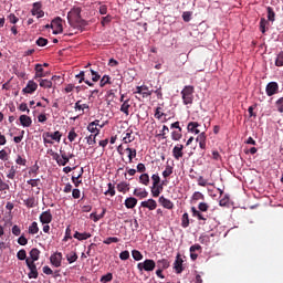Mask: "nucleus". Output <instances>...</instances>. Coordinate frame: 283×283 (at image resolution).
<instances>
[{"label": "nucleus", "instance_id": "nucleus-48", "mask_svg": "<svg viewBox=\"0 0 283 283\" xmlns=\"http://www.w3.org/2000/svg\"><path fill=\"white\" fill-rule=\"evenodd\" d=\"M132 255L136 262H140V260H143V253H140L138 250H133Z\"/></svg>", "mask_w": 283, "mask_h": 283}, {"label": "nucleus", "instance_id": "nucleus-7", "mask_svg": "<svg viewBox=\"0 0 283 283\" xmlns=\"http://www.w3.org/2000/svg\"><path fill=\"white\" fill-rule=\"evenodd\" d=\"M280 92V85L277 82H270L265 87V93L268 96H275Z\"/></svg>", "mask_w": 283, "mask_h": 283}, {"label": "nucleus", "instance_id": "nucleus-5", "mask_svg": "<svg viewBox=\"0 0 283 283\" xmlns=\"http://www.w3.org/2000/svg\"><path fill=\"white\" fill-rule=\"evenodd\" d=\"M51 28L53 30V34H62L63 33V19L60 17L55 18L51 22Z\"/></svg>", "mask_w": 283, "mask_h": 283}, {"label": "nucleus", "instance_id": "nucleus-32", "mask_svg": "<svg viewBox=\"0 0 283 283\" xmlns=\"http://www.w3.org/2000/svg\"><path fill=\"white\" fill-rule=\"evenodd\" d=\"M139 184L149 187V174L144 172L139 176Z\"/></svg>", "mask_w": 283, "mask_h": 283}, {"label": "nucleus", "instance_id": "nucleus-29", "mask_svg": "<svg viewBox=\"0 0 283 283\" xmlns=\"http://www.w3.org/2000/svg\"><path fill=\"white\" fill-rule=\"evenodd\" d=\"M191 213L193 218H197L198 220H202L203 222H207V218H205V214H202L200 210L196 209V207H191Z\"/></svg>", "mask_w": 283, "mask_h": 283}, {"label": "nucleus", "instance_id": "nucleus-38", "mask_svg": "<svg viewBox=\"0 0 283 283\" xmlns=\"http://www.w3.org/2000/svg\"><path fill=\"white\" fill-rule=\"evenodd\" d=\"M106 85H112V77H109V75H104L99 81L101 87H105Z\"/></svg>", "mask_w": 283, "mask_h": 283}, {"label": "nucleus", "instance_id": "nucleus-21", "mask_svg": "<svg viewBox=\"0 0 283 283\" xmlns=\"http://www.w3.org/2000/svg\"><path fill=\"white\" fill-rule=\"evenodd\" d=\"M182 258H180V254H178L174 263V269L176 273H181L182 271H185V269L182 268Z\"/></svg>", "mask_w": 283, "mask_h": 283}, {"label": "nucleus", "instance_id": "nucleus-26", "mask_svg": "<svg viewBox=\"0 0 283 283\" xmlns=\"http://www.w3.org/2000/svg\"><path fill=\"white\" fill-rule=\"evenodd\" d=\"M35 75L34 78H43L45 76L44 70H43V64H35Z\"/></svg>", "mask_w": 283, "mask_h": 283}, {"label": "nucleus", "instance_id": "nucleus-58", "mask_svg": "<svg viewBox=\"0 0 283 283\" xmlns=\"http://www.w3.org/2000/svg\"><path fill=\"white\" fill-rule=\"evenodd\" d=\"M198 185L199 187H207V185H210L211 187H213V184L207 182V179H205V177L202 176L198 178Z\"/></svg>", "mask_w": 283, "mask_h": 283}, {"label": "nucleus", "instance_id": "nucleus-47", "mask_svg": "<svg viewBox=\"0 0 283 283\" xmlns=\"http://www.w3.org/2000/svg\"><path fill=\"white\" fill-rule=\"evenodd\" d=\"M268 21H271L273 23V21H275V11H273V8L268 7Z\"/></svg>", "mask_w": 283, "mask_h": 283}, {"label": "nucleus", "instance_id": "nucleus-31", "mask_svg": "<svg viewBox=\"0 0 283 283\" xmlns=\"http://www.w3.org/2000/svg\"><path fill=\"white\" fill-rule=\"evenodd\" d=\"M60 154H61V159L59 161V166L60 167H65V165H67V163H70V157H67L65 151H63L61 149H60Z\"/></svg>", "mask_w": 283, "mask_h": 283}, {"label": "nucleus", "instance_id": "nucleus-9", "mask_svg": "<svg viewBox=\"0 0 283 283\" xmlns=\"http://www.w3.org/2000/svg\"><path fill=\"white\" fill-rule=\"evenodd\" d=\"M184 149H185V146L182 144H177L172 148V156H174L175 160H180V158H182V156H185Z\"/></svg>", "mask_w": 283, "mask_h": 283}, {"label": "nucleus", "instance_id": "nucleus-22", "mask_svg": "<svg viewBox=\"0 0 283 283\" xmlns=\"http://www.w3.org/2000/svg\"><path fill=\"white\" fill-rule=\"evenodd\" d=\"M159 205L163 206L165 209H174V202L163 196L159 198Z\"/></svg>", "mask_w": 283, "mask_h": 283}, {"label": "nucleus", "instance_id": "nucleus-64", "mask_svg": "<svg viewBox=\"0 0 283 283\" xmlns=\"http://www.w3.org/2000/svg\"><path fill=\"white\" fill-rule=\"evenodd\" d=\"M167 134H169V127L167 125H164L161 129V134H158L157 136H161L165 139L167 138Z\"/></svg>", "mask_w": 283, "mask_h": 283}, {"label": "nucleus", "instance_id": "nucleus-40", "mask_svg": "<svg viewBox=\"0 0 283 283\" xmlns=\"http://www.w3.org/2000/svg\"><path fill=\"white\" fill-rule=\"evenodd\" d=\"M151 94H154V91H149V87L147 85H142L143 98H147L148 96H151Z\"/></svg>", "mask_w": 283, "mask_h": 283}, {"label": "nucleus", "instance_id": "nucleus-28", "mask_svg": "<svg viewBox=\"0 0 283 283\" xmlns=\"http://www.w3.org/2000/svg\"><path fill=\"white\" fill-rule=\"evenodd\" d=\"M73 238H75V240L83 241V240H87V239L92 238V234L90 232L81 233V232L76 231L73 234Z\"/></svg>", "mask_w": 283, "mask_h": 283}, {"label": "nucleus", "instance_id": "nucleus-54", "mask_svg": "<svg viewBox=\"0 0 283 283\" xmlns=\"http://www.w3.org/2000/svg\"><path fill=\"white\" fill-rule=\"evenodd\" d=\"M198 209H199V211H202L203 213H207V211H209V203L200 202L198 205Z\"/></svg>", "mask_w": 283, "mask_h": 283}, {"label": "nucleus", "instance_id": "nucleus-50", "mask_svg": "<svg viewBox=\"0 0 283 283\" xmlns=\"http://www.w3.org/2000/svg\"><path fill=\"white\" fill-rule=\"evenodd\" d=\"M112 280H114V274L108 272L106 275H103L101 277L99 282L107 283V282H112Z\"/></svg>", "mask_w": 283, "mask_h": 283}, {"label": "nucleus", "instance_id": "nucleus-43", "mask_svg": "<svg viewBox=\"0 0 283 283\" xmlns=\"http://www.w3.org/2000/svg\"><path fill=\"white\" fill-rule=\"evenodd\" d=\"M181 227L182 229H187L189 227V213H184L181 217Z\"/></svg>", "mask_w": 283, "mask_h": 283}, {"label": "nucleus", "instance_id": "nucleus-51", "mask_svg": "<svg viewBox=\"0 0 283 283\" xmlns=\"http://www.w3.org/2000/svg\"><path fill=\"white\" fill-rule=\"evenodd\" d=\"M171 174H174V167L171 166H166V169L163 171V177L164 178H169V176H171Z\"/></svg>", "mask_w": 283, "mask_h": 283}, {"label": "nucleus", "instance_id": "nucleus-56", "mask_svg": "<svg viewBox=\"0 0 283 283\" xmlns=\"http://www.w3.org/2000/svg\"><path fill=\"white\" fill-rule=\"evenodd\" d=\"M77 136H78V134H76V132H75L74 128H73V129H71V130L69 132L67 138H69L70 143H74V140H76V137H77Z\"/></svg>", "mask_w": 283, "mask_h": 283}, {"label": "nucleus", "instance_id": "nucleus-61", "mask_svg": "<svg viewBox=\"0 0 283 283\" xmlns=\"http://www.w3.org/2000/svg\"><path fill=\"white\" fill-rule=\"evenodd\" d=\"M171 138L174 140H180L182 138V130H175L171 133Z\"/></svg>", "mask_w": 283, "mask_h": 283}, {"label": "nucleus", "instance_id": "nucleus-45", "mask_svg": "<svg viewBox=\"0 0 283 283\" xmlns=\"http://www.w3.org/2000/svg\"><path fill=\"white\" fill-rule=\"evenodd\" d=\"M105 196H111L112 198L116 196V189L112 182L108 184V189L106 190Z\"/></svg>", "mask_w": 283, "mask_h": 283}, {"label": "nucleus", "instance_id": "nucleus-2", "mask_svg": "<svg viewBox=\"0 0 283 283\" xmlns=\"http://www.w3.org/2000/svg\"><path fill=\"white\" fill-rule=\"evenodd\" d=\"M62 137H63V134H61V132L59 130L54 133L45 132L42 135L44 145H54V142L52 140H55V143H61Z\"/></svg>", "mask_w": 283, "mask_h": 283}, {"label": "nucleus", "instance_id": "nucleus-17", "mask_svg": "<svg viewBox=\"0 0 283 283\" xmlns=\"http://www.w3.org/2000/svg\"><path fill=\"white\" fill-rule=\"evenodd\" d=\"M140 207L149 209V211H154L156 207H158V203L154 199H148L147 201H142Z\"/></svg>", "mask_w": 283, "mask_h": 283}, {"label": "nucleus", "instance_id": "nucleus-12", "mask_svg": "<svg viewBox=\"0 0 283 283\" xmlns=\"http://www.w3.org/2000/svg\"><path fill=\"white\" fill-rule=\"evenodd\" d=\"M29 255H30V258L25 259V262L29 261V262L34 263V262L39 261V258L41 256V251L36 248H33L29 252Z\"/></svg>", "mask_w": 283, "mask_h": 283}, {"label": "nucleus", "instance_id": "nucleus-63", "mask_svg": "<svg viewBox=\"0 0 283 283\" xmlns=\"http://www.w3.org/2000/svg\"><path fill=\"white\" fill-rule=\"evenodd\" d=\"M116 242H120V239L116 237H108L106 240H104V244H112Z\"/></svg>", "mask_w": 283, "mask_h": 283}, {"label": "nucleus", "instance_id": "nucleus-35", "mask_svg": "<svg viewBox=\"0 0 283 283\" xmlns=\"http://www.w3.org/2000/svg\"><path fill=\"white\" fill-rule=\"evenodd\" d=\"M125 151L128 154V163H134V158H136L137 155L136 149L127 147Z\"/></svg>", "mask_w": 283, "mask_h": 283}, {"label": "nucleus", "instance_id": "nucleus-19", "mask_svg": "<svg viewBox=\"0 0 283 283\" xmlns=\"http://www.w3.org/2000/svg\"><path fill=\"white\" fill-rule=\"evenodd\" d=\"M133 196H136V198H140L143 200L144 198H147V196H149V192H147L145 188H135Z\"/></svg>", "mask_w": 283, "mask_h": 283}, {"label": "nucleus", "instance_id": "nucleus-57", "mask_svg": "<svg viewBox=\"0 0 283 283\" xmlns=\"http://www.w3.org/2000/svg\"><path fill=\"white\" fill-rule=\"evenodd\" d=\"M0 191H10V185L0 178Z\"/></svg>", "mask_w": 283, "mask_h": 283}, {"label": "nucleus", "instance_id": "nucleus-10", "mask_svg": "<svg viewBox=\"0 0 283 283\" xmlns=\"http://www.w3.org/2000/svg\"><path fill=\"white\" fill-rule=\"evenodd\" d=\"M52 210H46V211H43L41 214H40V222L41 224H50V222H52Z\"/></svg>", "mask_w": 283, "mask_h": 283}, {"label": "nucleus", "instance_id": "nucleus-53", "mask_svg": "<svg viewBox=\"0 0 283 283\" xmlns=\"http://www.w3.org/2000/svg\"><path fill=\"white\" fill-rule=\"evenodd\" d=\"M192 200H195V202H198V200H205V195L200 191H196L192 195Z\"/></svg>", "mask_w": 283, "mask_h": 283}, {"label": "nucleus", "instance_id": "nucleus-62", "mask_svg": "<svg viewBox=\"0 0 283 283\" xmlns=\"http://www.w3.org/2000/svg\"><path fill=\"white\" fill-rule=\"evenodd\" d=\"M17 258H18V260H27L28 259V252H25V250L22 249L17 253Z\"/></svg>", "mask_w": 283, "mask_h": 283}, {"label": "nucleus", "instance_id": "nucleus-6", "mask_svg": "<svg viewBox=\"0 0 283 283\" xmlns=\"http://www.w3.org/2000/svg\"><path fill=\"white\" fill-rule=\"evenodd\" d=\"M25 264L29 269L28 277L29 280H36L39 277V270L36 269V263H32L30 261H25Z\"/></svg>", "mask_w": 283, "mask_h": 283}, {"label": "nucleus", "instance_id": "nucleus-44", "mask_svg": "<svg viewBox=\"0 0 283 283\" xmlns=\"http://www.w3.org/2000/svg\"><path fill=\"white\" fill-rule=\"evenodd\" d=\"M40 87H43L44 90L52 88V81H50V80H40Z\"/></svg>", "mask_w": 283, "mask_h": 283}, {"label": "nucleus", "instance_id": "nucleus-11", "mask_svg": "<svg viewBox=\"0 0 283 283\" xmlns=\"http://www.w3.org/2000/svg\"><path fill=\"white\" fill-rule=\"evenodd\" d=\"M50 260H51V264H53V266H55V269H59V266H61V262L63 260V253L55 252L54 254L51 255Z\"/></svg>", "mask_w": 283, "mask_h": 283}, {"label": "nucleus", "instance_id": "nucleus-15", "mask_svg": "<svg viewBox=\"0 0 283 283\" xmlns=\"http://www.w3.org/2000/svg\"><path fill=\"white\" fill-rule=\"evenodd\" d=\"M134 140H136V136H134V130L132 129H127L125 133H124V137H123V143L125 145H128V143H134Z\"/></svg>", "mask_w": 283, "mask_h": 283}, {"label": "nucleus", "instance_id": "nucleus-46", "mask_svg": "<svg viewBox=\"0 0 283 283\" xmlns=\"http://www.w3.org/2000/svg\"><path fill=\"white\" fill-rule=\"evenodd\" d=\"M151 180H153V187L163 186V184H160V175L154 174L151 176Z\"/></svg>", "mask_w": 283, "mask_h": 283}, {"label": "nucleus", "instance_id": "nucleus-52", "mask_svg": "<svg viewBox=\"0 0 283 283\" xmlns=\"http://www.w3.org/2000/svg\"><path fill=\"white\" fill-rule=\"evenodd\" d=\"M275 107L277 109V112L280 114H283V97H280L276 102H275Z\"/></svg>", "mask_w": 283, "mask_h": 283}, {"label": "nucleus", "instance_id": "nucleus-4", "mask_svg": "<svg viewBox=\"0 0 283 283\" xmlns=\"http://www.w3.org/2000/svg\"><path fill=\"white\" fill-rule=\"evenodd\" d=\"M137 269L140 273L144 271L151 272L156 269V261L151 259H146L144 262L137 264Z\"/></svg>", "mask_w": 283, "mask_h": 283}, {"label": "nucleus", "instance_id": "nucleus-14", "mask_svg": "<svg viewBox=\"0 0 283 283\" xmlns=\"http://www.w3.org/2000/svg\"><path fill=\"white\" fill-rule=\"evenodd\" d=\"M33 17L41 19L45 13L41 10V2L33 3V8L31 10Z\"/></svg>", "mask_w": 283, "mask_h": 283}, {"label": "nucleus", "instance_id": "nucleus-55", "mask_svg": "<svg viewBox=\"0 0 283 283\" xmlns=\"http://www.w3.org/2000/svg\"><path fill=\"white\" fill-rule=\"evenodd\" d=\"M35 43L39 45V48H45L48 45L49 41L45 38H39Z\"/></svg>", "mask_w": 283, "mask_h": 283}, {"label": "nucleus", "instance_id": "nucleus-16", "mask_svg": "<svg viewBox=\"0 0 283 283\" xmlns=\"http://www.w3.org/2000/svg\"><path fill=\"white\" fill-rule=\"evenodd\" d=\"M87 132H90L93 135L98 136L101 134V129H98V119H95L94 122H91L87 125Z\"/></svg>", "mask_w": 283, "mask_h": 283}, {"label": "nucleus", "instance_id": "nucleus-39", "mask_svg": "<svg viewBox=\"0 0 283 283\" xmlns=\"http://www.w3.org/2000/svg\"><path fill=\"white\" fill-rule=\"evenodd\" d=\"M66 260H67L69 264H74V262H76V260H78V255L76 254V252H71V253L66 254Z\"/></svg>", "mask_w": 283, "mask_h": 283}, {"label": "nucleus", "instance_id": "nucleus-34", "mask_svg": "<svg viewBox=\"0 0 283 283\" xmlns=\"http://www.w3.org/2000/svg\"><path fill=\"white\" fill-rule=\"evenodd\" d=\"M17 169H19L18 166L10 167L9 172L7 174V178H9V180H14V178H17Z\"/></svg>", "mask_w": 283, "mask_h": 283}, {"label": "nucleus", "instance_id": "nucleus-3", "mask_svg": "<svg viewBox=\"0 0 283 283\" xmlns=\"http://www.w3.org/2000/svg\"><path fill=\"white\" fill-rule=\"evenodd\" d=\"M193 92L195 88L192 85L185 86L181 91V97L184 105H192L193 104Z\"/></svg>", "mask_w": 283, "mask_h": 283}, {"label": "nucleus", "instance_id": "nucleus-60", "mask_svg": "<svg viewBox=\"0 0 283 283\" xmlns=\"http://www.w3.org/2000/svg\"><path fill=\"white\" fill-rule=\"evenodd\" d=\"M96 136L94 134H91L90 136L86 137V143L87 145H96Z\"/></svg>", "mask_w": 283, "mask_h": 283}, {"label": "nucleus", "instance_id": "nucleus-33", "mask_svg": "<svg viewBox=\"0 0 283 283\" xmlns=\"http://www.w3.org/2000/svg\"><path fill=\"white\" fill-rule=\"evenodd\" d=\"M150 190L153 198H158L163 192V186H151Z\"/></svg>", "mask_w": 283, "mask_h": 283}, {"label": "nucleus", "instance_id": "nucleus-23", "mask_svg": "<svg viewBox=\"0 0 283 283\" xmlns=\"http://www.w3.org/2000/svg\"><path fill=\"white\" fill-rule=\"evenodd\" d=\"M124 205H125L126 209H134V207H136L138 205V199H136L134 197H128V198H126Z\"/></svg>", "mask_w": 283, "mask_h": 283}, {"label": "nucleus", "instance_id": "nucleus-24", "mask_svg": "<svg viewBox=\"0 0 283 283\" xmlns=\"http://www.w3.org/2000/svg\"><path fill=\"white\" fill-rule=\"evenodd\" d=\"M200 124L198 122H190L187 126L188 132H191V134H200Z\"/></svg>", "mask_w": 283, "mask_h": 283}, {"label": "nucleus", "instance_id": "nucleus-18", "mask_svg": "<svg viewBox=\"0 0 283 283\" xmlns=\"http://www.w3.org/2000/svg\"><path fill=\"white\" fill-rule=\"evenodd\" d=\"M86 74L87 72L81 71L80 74L75 75V78H80L78 83L84 82L86 85H88V87H94V83L90 82L88 80H85V77L87 76Z\"/></svg>", "mask_w": 283, "mask_h": 283}, {"label": "nucleus", "instance_id": "nucleus-27", "mask_svg": "<svg viewBox=\"0 0 283 283\" xmlns=\"http://www.w3.org/2000/svg\"><path fill=\"white\" fill-rule=\"evenodd\" d=\"M156 266H157V269H160V270L165 271L166 269H169V260H167V259H159L156 262Z\"/></svg>", "mask_w": 283, "mask_h": 283}, {"label": "nucleus", "instance_id": "nucleus-13", "mask_svg": "<svg viewBox=\"0 0 283 283\" xmlns=\"http://www.w3.org/2000/svg\"><path fill=\"white\" fill-rule=\"evenodd\" d=\"M39 88V84L34 81H29L27 86L22 90L23 94H34V91Z\"/></svg>", "mask_w": 283, "mask_h": 283}, {"label": "nucleus", "instance_id": "nucleus-25", "mask_svg": "<svg viewBox=\"0 0 283 283\" xmlns=\"http://www.w3.org/2000/svg\"><path fill=\"white\" fill-rule=\"evenodd\" d=\"M23 203L25 205V207L28 209H34V207H36V205H38L36 198H34V196L29 197L28 199H24Z\"/></svg>", "mask_w": 283, "mask_h": 283}, {"label": "nucleus", "instance_id": "nucleus-41", "mask_svg": "<svg viewBox=\"0 0 283 283\" xmlns=\"http://www.w3.org/2000/svg\"><path fill=\"white\" fill-rule=\"evenodd\" d=\"M269 25V21H266V19L261 18L260 20V32H262V34L266 33V27Z\"/></svg>", "mask_w": 283, "mask_h": 283}, {"label": "nucleus", "instance_id": "nucleus-20", "mask_svg": "<svg viewBox=\"0 0 283 283\" xmlns=\"http://www.w3.org/2000/svg\"><path fill=\"white\" fill-rule=\"evenodd\" d=\"M20 124L22 125V127H32V117L28 116V115H21L19 117Z\"/></svg>", "mask_w": 283, "mask_h": 283}, {"label": "nucleus", "instance_id": "nucleus-8", "mask_svg": "<svg viewBox=\"0 0 283 283\" xmlns=\"http://www.w3.org/2000/svg\"><path fill=\"white\" fill-rule=\"evenodd\" d=\"M84 171L85 170L83 168H80L78 175H76V172H73V176H72L71 180H72V182L75 187H81V185H83V179L82 178H83Z\"/></svg>", "mask_w": 283, "mask_h": 283}, {"label": "nucleus", "instance_id": "nucleus-36", "mask_svg": "<svg viewBox=\"0 0 283 283\" xmlns=\"http://www.w3.org/2000/svg\"><path fill=\"white\" fill-rule=\"evenodd\" d=\"M129 107H132V105H129V99H126L120 106V112L126 116H129Z\"/></svg>", "mask_w": 283, "mask_h": 283}, {"label": "nucleus", "instance_id": "nucleus-30", "mask_svg": "<svg viewBox=\"0 0 283 283\" xmlns=\"http://www.w3.org/2000/svg\"><path fill=\"white\" fill-rule=\"evenodd\" d=\"M117 191L120 193H127L129 191V184L127 181H122L117 185Z\"/></svg>", "mask_w": 283, "mask_h": 283}, {"label": "nucleus", "instance_id": "nucleus-49", "mask_svg": "<svg viewBox=\"0 0 283 283\" xmlns=\"http://www.w3.org/2000/svg\"><path fill=\"white\" fill-rule=\"evenodd\" d=\"M276 67H283V51H281L275 60Z\"/></svg>", "mask_w": 283, "mask_h": 283}, {"label": "nucleus", "instance_id": "nucleus-42", "mask_svg": "<svg viewBox=\"0 0 283 283\" xmlns=\"http://www.w3.org/2000/svg\"><path fill=\"white\" fill-rule=\"evenodd\" d=\"M74 109L78 111V112H85V109H90V105L87 104H81V101H77L75 103V107Z\"/></svg>", "mask_w": 283, "mask_h": 283}, {"label": "nucleus", "instance_id": "nucleus-1", "mask_svg": "<svg viewBox=\"0 0 283 283\" xmlns=\"http://www.w3.org/2000/svg\"><path fill=\"white\" fill-rule=\"evenodd\" d=\"M81 12H83L81 7H73L67 13V21L71 28L83 32L87 25V21L81 17Z\"/></svg>", "mask_w": 283, "mask_h": 283}, {"label": "nucleus", "instance_id": "nucleus-59", "mask_svg": "<svg viewBox=\"0 0 283 283\" xmlns=\"http://www.w3.org/2000/svg\"><path fill=\"white\" fill-rule=\"evenodd\" d=\"M91 74L93 76L92 77L93 83H98V81H101V75L98 74V72L91 69Z\"/></svg>", "mask_w": 283, "mask_h": 283}, {"label": "nucleus", "instance_id": "nucleus-37", "mask_svg": "<svg viewBox=\"0 0 283 283\" xmlns=\"http://www.w3.org/2000/svg\"><path fill=\"white\" fill-rule=\"evenodd\" d=\"M29 233L31 235H36L39 233V223L36 221H33L29 227Z\"/></svg>", "mask_w": 283, "mask_h": 283}]
</instances>
